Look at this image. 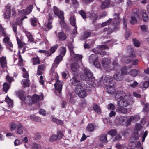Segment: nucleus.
<instances>
[{
  "mask_svg": "<svg viewBox=\"0 0 149 149\" xmlns=\"http://www.w3.org/2000/svg\"><path fill=\"white\" fill-rule=\"evenodd\" d=\"M111 62V59L108 58H104L101 60L102 66L106 71L110 72L114 70L118 71L120 69V66L116 61H114L112 64Z\"/></svg>",
  "mask_w": 149,
  "mask_h": 149,
  "instance_id": "1",
  "label": "nucleus"
},
{
  "mask_svg": "<svg viewBox=\"0 0 149 149\" xmlns=\"http://www.w3.org/2000/svg\"><path fill=\"white\" fill-rule=\"evenodd\" d=\"M115 15L116 17L114 18L113 19H110L108 20L102 24L101 25V26L102 27H104L111 24L114 25V27L113 31L109 28H105L104 29V31H107V34H110L116 29L118 28L119 27L118 25L120 21L119 17V15L117 14Z\"/></svg>",
  "mask_w": 149,
  "mask_h": 149,
  "instance_id": "2",
  "label": "nucleus"
},
{
  "mask_svg": "<svg viewBox=\"0 0 149 149\" xmlns=\"http://www.w3.org/2000/svg\"><path fill=\"white\" fill-rule=\"evenodd\" d=\"M50 74L52 75L53 79L56 80V83L54 84V87L55 89L57 90L59 93H61L62 86L63 82L58 79V76L56 72L51 71Z\"/></svg>",
  "mask_w": 149,
  "mask_h": 149,
  "instance_id": "3",
  "label": "nucleus"
},
{
  "mask_svg": "<svg viewBox=\"0 0 149 149\" xmlns=\"http://www.w3.org/2000/svg\"><path fill=\"white\" fill-rule=\"evenodd\" d=\"M53 11L54 14L58 16L59 19H60V22L61 25L62 26H66V24L64 21V13L62 11L59 10L58 8L54 6L53 8Z\"/></svg>",
  "mask_w": 149,
  "mask_h": 149,
  "instance_id": "4",
  "label": "nucleus"
},
{
  "mask_svg": "<svg viewBox=\"0 0 149 149\" xmlns=\"http://www.w3.org/2000/svg\"><path fill=\"white\" fill-rule=\"evenodd\" d=\"M148 133L147 131H145L144 132L142 131L140 135L138 134L137 131L134 130V132L132 135V136L131 138V139L132 140H138L140 137H142V142H143L144 141L145 138L147 136Z\"/></svg>",
  "mask_w": 149,
  "mask_h": 149,
  "instance_id": "5",
  "label": "nucleus"
},
{
  "mask_svg": "<svg viewBox=\"0 0 149 149\" xmlns=\"http://www.w3.org/2000/svg\"><path fill=\"white\" fill-rule=\"evenodd\" d=\"M80 77L82 79L86 81H89L93 78L92 73L86 68L84 69L83 73L81 75Z\"/></svg>",
  "mask_w": 149,
  "mask_h": 149,
  "instance_id": "6",
  "label": "nucleus"
},
{
  "mask_svg": "<svg viewBox=\"0 0 149 149\" xmlns=\"http://www.w3.org/2000/svg\"><path fill=\"white\" fill-rule=\"evenodd\" d=\"M23 72V77L24 78H26V79L22 80L21 83L22 84L24 87H29V80L28 79L29 78V75L26 69L24 68H21Z\"/></svg>",
  "mask_w": 149,
  "mask_h": 149,
  "instance_id": "7",
  "label": "nucleus"
},
{
  "mask_svg": "<svg viewBox=\"0 0 149 149\" xmlns=\"http://www.w3.org/2000/svg\"><path fill=\"white\" fill-rule=\"evenodd\" d=\"M127 69L126 67H124L121 70V73L120 72H118L113 76L114 79L117 81H121L123 79V75L124 74H127Z\"/></svg>",
  "mask_w": 149,
  "mask_h": 149,
  "instance_id": "8",
  "label": "nucleus"
},
{
  "mask_svg": "<svg viewBox=\"0 0 149 149\" xmlns=\"http://www.w3.org/2000/svg\"><path fill=\"white\" fill-rule=\"evenodd\" d=\"M82 85H77L75 89V93L78 95L79 97L81 98H84L87 95L86 90L82 89Z\"/></svg>",
  "mask_w": 149,
  "mask_h": 149,
  "instance_id": "9",
  "label": "nucleus"
},
{
  "mask_svg": "<svg viewBox=\"0 0 149 149\" xmlns=\"http://www.w3.org/2000/svg\"><path fill=\"white\" fill-rule=\"evenodd\" d=\"M89 61L91 63L93 64L97 68H100L101 65L99 62L98 57L96 54H92L89 57Z\"/></svg>",
  "mask_w": 149,
  "mask_h": 149,
  "instance_id": "10",
  "label": "nucleus"
},
{
  "mask_svg": "<svg viewBox=\"0 0 149 149\" xmlns=\"http://www.w3.org/2000/svg\"><path fill=\"white\" fill-rule=\"evenodd\" d=\"M69 48L70 52V55L72 57V60L74 61H78V60H81L83 57L81 55L74 54L73 50V47L72 45L69 46Z\"/></svg>",
  "mask_w": 149,
  "mask_h": 149,
  "instance_id": "11",
  "label": "nucleus"
},
{
  "mask_svg": "<svg viewBox=\"0 0 149 149\" xmlns=\"http://www.w3.org/2000/svg\"><path fill=\"white\" fill-rule=\"evenodd\" d=\"M108 47L106 45H102L99 46L98 48L94 49L93 50V52L95 54H97L102 55H105L106 54V52L105 51H101L105 49H108Z\"/></svg>",
  "mask_w": 149,
  "mask_h": 149,
  "instance_id": "12",
  "label": "nucleus"
},
{
  "mask_svg": "<svg viewBox=\"0 0 149 149\" xmlns=\"http://www.w3.org/2000/svg\"><path fill=\"white\" fill-rule=\"evenodd\" d=\"M130 96V93L126 94L123 91H118L116 92L115 97L117 99L121 100L126 99L128 97H129Z\"/></svg>",
  "mask_w": 149,
  "mask_h": 149,
  "instance_id": "13",
  "label": "nucleus"
},
{
  "mask_svg": "<svg viewBox=\"0 0 149 149\" xmlns=\"http://www.w3.org/2000/svg\"><path fill=\"white\" fill-rule=\"evenodd\" d=\"M3 42L6 45L7 49L10 51H13V45L9 37L5 36L3 40Z\"/></svg>",
  "mask_w": 149,
  "mask_h": 149,
  "instance_id": "14",
  "label": "nucleus"
},
{
  "mask_svg": "<svg viewBox=\"0 0 149 149\" xmlns=\"http://www.w3.org/2000/svg\"><path fill=\"white\" fill-rule=\"evenodd\" d=\"M140 18L139 11L136 10V12H134L133 14L131 17L130 23L132 24H134L137 22V20Z\"/></svg>",
  "mask_w": 149,
  "mask_h": 149,
  "instance_id": "15",
  "label": "nucleus"
},
{
  "mask_svg": "<svg viewBox=\"0 0 149 149\" xmlns=\"http://www.w3.org/2000/svg\"><path fill=\"white\" fill-rule=\"evenodd\" d=\"M130 98V96L129 97H128L124 100L118 101L117 103L118 106L122 107H125L128 106L130 104L129 100Z\"/></svg>",
  "mask_w": 149,
  "mask_h": 149,
  "instance_id": "16",
  "label": "nucleus"
},
{
  "mask_svg": "<svg viewBox=\"0 0 149 149\" xmlns=\"http://www.w3.org/2000/svg\"><path fill=\"white\" fill-rule=\"evenodd\" d=\"M6 10L4 12V17L7 19H8L10 17V13L11 11L10 10V5L8 4L7 6H6Z\"/></svg>",
  "mask_w": 149,
  "mask_h": 149,
  "instance_id": "17",
  "label": "nucleus"
},
{
  "mask_svg": "<svg viewBox=\"0 0 149 149\" xmlns=\"http://www.w3.org/2000/svg\"><path fill=\"white\" fill-rule=\"evenodd\" d=\"M54 33L60 40L63 41L66 39L67 36L64 32L60 31L58 32L57 31H55Z\"/></svg>",
  "mask_w": 149,
  "mask_h": 149,
  "instance_id": "18",
  "label": "nucleus"
},
{
  "mask_svg": "<svg viewBox=\"0 0 149 149\" xmlns=\"http://www.w3.org/2000/svg\"><path fill=\"white\" fill-rule=\"evenodd\" d=\"M63 57V56H61V55H59L56 57L54 63H53L52 68L51 71H52V72L53 71V69L54 68H56L57 67L58 65L62 60Z\"/></svg>",
  "mask_w": 149,
  "mask_h": 149,
  "instance_id": "19",
  "label": "nucleus"
},
{
  "mask_svg": "<svg viewBox=\"0 0 149 149\" xmlns=\"http://www.w3.org/2000/svg\"><path fill=\"white\" fill-rule=\"evenodd\" d=\"M43 98V94L41 93L40 95L36 94L34 95L32 98V101L33 103H36L38 102L40 100H42Z\"/></svg>",
  "mask_w": 149,
  "mask_h": 149,
  "instance_id": "20",
  "label": "nucleus"
},
{
  "mask_svg": "<svg viewBox=\"0 0 149 149\" xmlns=\"http://www.w3.org/2000/svg\"><path fill=\"white\" fill-rule=\"evenodd\" d=\"M33 8V5H30L26 9L22 10L20 11L19 13L22 14L27 15L29 14L32 11Z\"/></svg>",
  "mask_w": 149,
  "mask_h": 149,
  "instance_id": "21",
  "label": "nucleus"
},
{
  "mask_svg": "<svg viewBox=\"0 0 149 149\" xmlns=\"http://www.w3.org/2000/svg\"><path fill=\"white\" fill-rule=\"evenodd\" d=\"M70 83L71 84L76 86V87H77V85H82L81 84L80 81L76 77H74L71 79Z\"/></svg>",
  "mask_w": 149,
  "mask_h": 149,
  "instance_id": "22",
  "label": "nucleus"
},
{
  "mask_svg": "<svg viewBox=\"0 0 149 149\" xmlns=\"http://www.w3.org/2000/svg\"><path fill=\"white\" fill-rule=\"evenodd\" d=\"M130 146H134V147L133 148V149L135 148H139V149H143V148L141 145V144L140 142L138 141L135 142L134 141H132V142L129 144Z\"/></svg>",
  "mask_w": 149,
  "mask_h": 149,
  "instance_id": "23",
  "label": "nucleus"
},
{
  "mask_svg": "<svg viewBox=\"0 0 149 149\" xmlns=\"http://www.w3.org/2000/svg\"><path fill=\"white\" fill-rule=\"evenodd\" d=\"M107 86V92L109 94H113L115 91V88L110 85H107V84H105Z\"/></svg>",
  "mask_w": 149,
  "mask_h": 149,
  "instance_id": "24",
  "label": "nucleus"
},
{
  "mask_svg": "<svg viewBox=\"0 0 149 149\" xmlns=\"http://www.w3.org/2000/svg\"><path fill=\"white\" fill-rule=\"evenodd\" d=\"M0 63L2 68H6L7 66L6 58L4 56L0 57Z\"/></svg>",
  "mask_w": 149,
  "mask_h": 149,
  "instance_id": "25",
  "label": "nucleus"
},
{
  "mask_svg": "<svg viewBox=\"0 0 149 149\" xmlns=\"http://www.w3.org/2000/svg\"><path fill=\"white\" fill-rule=\"evenodd\" d=\"M45 67L43 65H39L38 67L37 74L38 75H40L42 74L44 71Z\"/></svg>",
  "mask_w": 149,
  "mask_h": 149,
  "instance_id": "26",
  "label": "nucleus"
},
{
  "mask_svg": "<svg viewBox=\"0 0 149 149\" xmlns=\"http://www.w3.org/2000/svg\"><path fill=\"white\" fill-rule=\"evenodd\" d=\"M17 40L19 48H22L24 47L25 48L26 44L22 42V40L19 39L18 37H17Z\"/></svg>",
  "mask_w": 149,
  "mask_h": 149,
  "instance_id": "27",
  "label": "nucleus"
},
{
  "mask_svg": "<svg viewBox=\"0 0 149 149\" xmlns=\"http://www.w3.org/2000/svg\"><path fill=\"white\" fill-rule=\"evenodd\" d=\"M23 127L22 124L20 123H19L18 126L17 128V133L19 134H23Z\"/></svg>",
  "mask_w": 149,
  "mask_h": 149,
  "instance_id": "28",
  "label": "nucleus"
},
{
  "mask_svg": "<svg viewBox=\"0 0 149 149\" xmlns=\"http://www.w3.org/2000/svg\"><path fill=\"white\" fill-rule=\"evenodd\" d=\"M140 73L139 71L136 69H132L129 73V74L132 76L135 77L138 75Z\"/></svg>",
  "mask_w": 149,
  "mask_h": 149,
  "instance_id": "29",
  "label": "nucleus"
},
{
  "mask_svg": "<svg viewBox=\"0 0 149 149\" xmlns=\"http://www.w3.org/2000/svg\"><path fill=\"white\" fill-rule=\"evenodd\" d=\"M25 34L29 40V42H34V38L33 37V35L30 32H26Z\"/></svg>",
  "mask_w": 149,
  "mask_h": 149,
  "instance_id": "30",
  "label": "nucleus"
},
{
  "mask_svg": "<svg viewBox=\"0 0 149 149\" xmlns=\"http://www.w3.org/2000/svg\"><path fill=\"white\" fill-rule=\"evenodd\" d=\"M112 78L110 76L107 75H106L104 79V82L108 83L109 84H111V82L112 81Z\"/></svg>",
  "mask_w": 149,
  "mask_h": 149,
  "instance_id": "31",
  "label": "nucleus"
},
{
  "mask_svg": "<svg viewBox=\"0 0 149 149\" xmlns=\"http://www.w3.org/2000/svg\"><path fill=\"white\" fill-rule=\"evenodd\" d=\"M79 67V66L77 63H72L71 66V70L73 72H76Z\"/></svg>",
  "mask_w": 149,
  "mask_h": 149,
  "instance_id": "32",
  "label": "nucleus"
},
{
  "mask_svg": "<svg viewBox=\"0 0 149 149\" xmlns=\"http://www.w3.org/2000/svg\"><path fill=\"white\" fill-rule=\"evenodd\" d=\"M15 123L14 122H12L10 123L9 126L10 129V130L11 131H13L15 130L16 128L18 126V123Z\"/></svg>",
  "mask_w": 149,
  "mask_h": 149,
  "instance_id": "33",
  "label": "nucleus"
},
{
  "mask_svg": "<svg viewBox=\"0 0 149 149\" xmlns=\"http://www.w3.org/2000/svg\"><path fill=\"white\" fill-rule=\"evenodd\" d=\"M125 117L124 116L120 117L116 120V122L118 124H123L125 122Z\"/></svg>",
  "mask_w": 149,
  "mask_h": 149,
  "instance_id": "34",
  "label": "nucleus"
},
{
  "mask_svg": "<svg viewBox=\"0 0 149 149\" xmlns=\"http://www.w3.org/2000/svg\"><path fill=\"white\" fill-rule=\"evenodd\" d=\"M142 18L144 21L147 22L148 20V17L145 10H143L142 12Z\"/></svg>",
  "mask_w": 149,
  "mask_h": 149,
  "instance_id": "35",
  "label": "nucleus"
},
{
  "mask_svg": "<svg viewBox=\"0 0 149 149\" xmlns=\"http://www.w3.org/2000/svg\"><path fill=\"white\" fill-rule=\"evenodd\" d=\"M32 61L33 65H38L40 63V60L39 59V57L37 56L36 57L33 58L32 59Z\"/></svg>",
  "mask_w": 149,
  "mask_h": 149,
  "instance_id": "36",
  "label": "nucleus"
},
{
  "mask_svg": "<svg viewBox=\"0 0 149 149\" xmlns=\"http://www.w3.org/2000/svg\"><path fill=\"white\" fill-rule=\"evenodd\" d=\"M110 3L109 0H106L102 3L101 8L102 9H104L107 7L109 4Z\"/></svg>",
  "mask_w": 149,
  "mask_h": 149,
  "instance_id": "37",
  "label": "nucleus"
},
{
  "mask_svg": "<svg viewBox=\"0 0 149 149\" xmlns=\"http://www.w3.org/2000/svg\"><path fill=\"white\" fill-rule=\"evenodd\" d=\"M5 100L6 102L8 104L9 107H12L13 106V102L9 97L7 96L5 98Z\"/></svg>",
  "mask_w": 149,
  "mask_h": 149,
  "instance_id": "38",
  "label": "nucleus"
},
{
  "mask_svg": "<svg viewBox=\"0 0 149 149\" xmlns=\"http://www.w3.org/2000/svg\"><path fill=\"white\" fill-rule=\"evenodd\" d=\"M100 140L102 143L107 142V135L105 134H102L100 137Z\"/></svg>",
  "mask_w": 149,
  "mask_h": 149,
  "instance_id": "39",
  "label": "nucleus"
},
{
  "mask_svg": "<svg viewBox=\"0 0 149 149\" xmlns=\"http://www.w3.org/2000/svg\"><path fill=\"white\" fill-rule=\"evenodd\" d=\"M93 108L95 112L98 113H101V110L100 109V107L97 104H94L93 106Z\"/></svg>",
  "mask_w": 149,
  "mask_h": 149,
  "instance_id": "40",
  "label": "nucleus"
},
{
  "mask_svg": "<svg viewBox=\"0 0 149 149\" xmlns=\"http://www.w3.org/2000/svg\"><path fill=\"white\" fill-rule=\"evenodd\" d=\"M90 18L93 20V22L98 19V17L96 15V14L94 13H91L89 16Z\"/></svg>",
  "mask_w": 149,
  "mask_h": 149,
  "instance_id": "41",
  "label": "nucleus"
},
{
  "mask_svg": "<svg viewBox=\"0 0 149 149\" xmlns=\"http://www.w3.org/2000/svg\"><path fill=\"white\" fill-rule=\"evenodd\" d=\"M117 111L123 114H125L127 112V109L124 108V107H123L122 108H119L117 109Z\"/></svg>",
  "mask_w": 149,
  "mask_h": 149,
  "instance_id": "42",
  "label": "nucleus"
},
{
  "mask_svg": "<svg viewBox=\"0 0 149 149\" xmlns=\"http://www.w3.org/2000/svg\"><path fill=\"white\" fill-rule=\"evenodd\" d=\"M140 84L141 88H146L149 86V82L146 81L144 82H142Z\"/></svg>",
  "mask_w": 149,
  "mask_h": 149,
  "instance_id": "43",
  "label": "nucleus"
},
{
  "mask_svg": "<svg viewBox=\"0 0 149 149\" xmlns=\"http://www.w3.org/2000/svg\"><path fill=\"white\" fill-rule=\"evenodd\" d=\"M59 52H60L59 55L61 56H63L65 55L66 52V48L65 47H61L59 50Z\"/></svg>",
  "mask_w": 149,
  "mask_h": 149,
  "instance_id": "44",
  "label": "nucleus"
},
{
  "mask_svg": "<svg viewBox=\"0 0 149 149\" xmlns=\"http://www.w3.org/2000/svg\"><path fill=\"white\" fill-rule=\"evenodd\" d=\"M87 130L89 132H93L94 130V125L92 124H90L88 125L86 128Z\"/></svg>",
  "mask_w": 149,
  "mask_h": 149,
  "instance_id": "45",
  "label": "nucleus"
},
{
  "mask_svg": "<svg viewBox=\"0 0 149 149\" xmlns=\"http://www.w3.org/2000/svg\"><path fill=\"white\" fill-rule=\"evenodd\" d=\"M10 88V86L7 83L5 82L3 86V89L4 91L7 92V91Z\"/></svg>",
  "mask_w": 149,
  "mask_h": 149,
  "instance_id": "46",
  "label": "nucleus"
},
{
  "mask_svg": "<svg viewBox=\"0 0 149 149\" xmlns=\"http://www.w3.org/2000/svg\"><path fill=\"white\" fill-rule=\"evenodd\" d=\"M52 121L60 125H62L63 124V121L61 120L57 119L56 118H52Z\"/></svg>",
  "mask_w": 149,
  "mask_h": 149,
  "instance_id": "47",
  "label": "nucleus"
},
{
  "mask_svg": "<svg viewBox=\"0 0 149 149\" xmlns=\"http://www.w3.org/2000/svg\"><path fill=\"white\" fill-rule=\"evenodd\" d=\"M132 121L136 122L139 120L140 119V117L137 115L131 116L129 118Z\"/></svg>",
  "mask_w": 149,
  "mask_h": 149,
  "instance_id": "48",
  "label": "nucleus"
},
{
  "mask_svg": "<svg viewBox=\"0 0 149 149\" xmlns=\"http://www.w3.org/2000/svg\"><path fill=\"white\" fill-rule=\"evenodd\" d=\"M117 131L116 129H112L109 130L108 132V134L112 136H115L116 134Z\"/></svg>",
  "mask_w": 149,
  "mask_h": 149,
  "instance_id": "49",
  "label": "nucleus"
},
{
  "mask_svg": "<svg viewBox=\"0 0 149 149\" xmlns=\"http://www.w3.org/2000/svg\"><path fill=\"white\" fill-rule=\"evenodd\" d=\"M70 20L71 24L73 26H76V22L74 17L73 16H71L70 19Z\"/></svg>",
  "mask_w": 149,
  "mask_h": 149,
  "instance_id": "50",
  "label": "nucleus"
},
{
  "mask_svg": "<svg viewBox=\"0 0 149 149\" xmlns=\"http://www.w3.org/2000/svg\"><path fill=\"white\" fill-rule=\"evenodd\" d=\"M91 35V33L90 32H85L83 36L82 37V40H84L89 37Z\"/></svg>",
  "mask_w": 149,
  "mask_h": 149,
  "instance_id": "51",
  "label": "nucleus"
},
{
  "mask_svg": "<svg viewBox=\"0 0 149 149\" xmlns=\"http://www.w3.org/2000/svg\"><path fill=\"white\" fill-rule=\"evenodd\" d=\"M79 13L83 18L85 19L86 18V15L85 12L83 10H81L79 11Z\"/></svg>",
  "mask_w": 149,
  "mask_h": 149,
  "instance_id": "52",
  "label": "nucleus"
},
{
  "mask_svg": "<svg viewBox=\"0 0 149 149\" xmlns=\"http://www.w3.org/2000/svg\"><path fill=\"white\" fill-rule=\"evenodd\" d=\"M142 127V126L139 124H136L135 127V130L136 131H137L141 130Z\"/></svg>",
  "mask_w": 149,
  "mask_h": 149,
  "instance_id": "53",
  "label": "nucleus"
},
{
  "mask_svg": "<svg viewBox=\"0 0 149 149\" xmlns=\"http://www.w3.org/2000/svg\"><path fill=\"white\" fill-rule=\"evenodd\" d=\"M31 21L32 25L34 26H36L37 20L36 18H31Z\"/></svg>",
  "mask_w": 149,
  "mask_h": 149,
  "instance_id": "54",
  "label": "nucleus"
},
{
  "mask_svg": "<svg viewBox=\"0 0 149 149\" xmlns=\"http://www.w3.org/2000/svg\"><path fill=\"white\" fill-rule=\"evenodd\" d=\"M49 140L51 141H54L58 140V137L56 135H54L51 136L50 137Z\"/></svg>",
  "mask_w": 149,
  "mask_h": 149,
  "instance_id": "55",
  "label": "nucleus"
},
{
  "mask_svg": "<svg viewBox=\"0 0 149 149\" xmlns=\"http://www.w3.org/2000/svg\"><path fill=\"white\" fill-rule=\"evenodd\" d=\"M140 27L141 30L143 32L146 31L148 29L147 26L145 25H141Z\"/></svg>",
  "mask_w": 149,
  "mask_h": 149,
  "instance_id": "56",
  "label": "nucleus"
},
{
  "mask_svg": "<svg viewBox=\"0 0 149 149\" xmlns=\"http://www.w3.org/2000/svg\"><path fill=\"white\" fill-rule=\"evenodd\" d=\"M19 61L18 63V65L19 66L22 65H23V60L22 58L21 55L20 54L19 55Z\"/></svg>",
  "mask_w": 149,
  "mask_h": 149,
  "instance_id": "57",
  "label": "nucleus"
},
{
  "mask_svg": "<svg viewBox=\"0 0 149 149\" xmlns=\"http://www.w3.org/2000/svg\"><path fill=\"white\" fill-rule=\"evenodd\" d=\"M6 79L7 81L10 83L13 81V77H10L8 75L6 76Z\"/></svg>",
  "mask_w": 149,
  "mask_h": 149,
  "instance_id": "58",
  "label": "nucleus"
},
{
  "mask_svg": "<svg viewBox=\"0 0 149 149\" xmlns=\"http://www.w3.org/2000/svg\"><path fill=\"white\" fill-rule=\"evenodd\" d=\"M57 47L58 46L57 45L53 46L50 49V52L52 53H54L57 49Z\"/></svg>",
  "mask_w": 149,
  "mask_h": 149,
  "instance_id": "59",
  "label": "nucleus"
},
{
  "mask_svg": "<svg viewBox=\"0 0 149 149\" xmlns=\"http://www.w3.org/2000/svg\"><path fill=\"white\" fill-rule=\"evenodd\" d=\"M31 146L33 149H38L39 148L38 145L34 142L32 143Z\"/></svg>",
  "mask_w": 149,
  "mask_h": 149,
  "instance_id": "60",
  "label": "nucleus"
},
{
  "mask_svg": "<svg viewBox=\"0 0 149 149\" xmlns=\"http://www.w3.org/2000/svg\"><path fill=\"white\" fill-rule=\"evenodd\" d=\"M108 109L113 110L115 109V106L112 104L111 103L108 105Z\"/></svg>",
  "mask_w": 149,
  "mask_h": 149,
  "instance_id": "61",
  "label": "nucleus"
},
{
  "mask_svg": "<svg viewBox=\"0 0 149 149\" xmlns=\"http://www.w3.org/2000/svg\"><path fill=\"white\" fill-rule=\"evenodd\" d=\"M56 136L58 137V140L60 139L63 136V134L61 132L58 131L57 132Z\"/></svg>",
  "mask_w": 149,
  "mask_h": 149,
  "instance_id": "62",
  "label": "nucleus"
},
{
  "mask_svg": "<svg viewBox=\"0 0 149 149\" xmlns=\"http://www.w3.org/2000/svg\"><path fill=\"white\" fill-rule=\"evenodd\" d=\"M133 41L135 46L137 47H138L139 46V43L138 40L136 39H133Z\"/></svg>",
  "mask_w": 149,
  "mask_h": 149,
  "instance_id": "63",
  "label": "nucleus"
},
{
  "mask_svg": "<svg viewBox=\"0 0 149 149\" xmlns=\"http://www.w3.org/2000/svg\"><path fill=\"white\" fill-rule=\"evenodd\" d=\"M122 139V137L119 134H118L114 138V141H118Z\"/></svg>",
  "mask_w": 149,
  "mask_h": 149,
  "instance_id": "64",
  "label": "nucleus"
}]
</instances>
